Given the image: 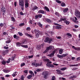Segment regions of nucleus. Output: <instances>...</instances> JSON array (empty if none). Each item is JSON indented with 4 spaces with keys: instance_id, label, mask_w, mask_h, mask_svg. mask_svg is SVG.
Segmentation results:
<instances>
[{
    "instance_id": "f257e3e1",
    "label": "nucleus",
    "mask_w": 80,
    "mask_h": 80,
    "mask_svg": "<svg viewBox=\"0 0 80 80\" xmlns=\"http://www.w3.org/2000/svg\"><path fill=\"white\" fill-rule=\"evenodd\" d=\"M19 5L21 6V10L23 11L24 10V2L23 0H19Z\"/></svg>"
},
{
    "instance_id": "f03ea898",
    "label": "nucleus",
    "mask_w": 80,
    "mask_h": 80,
    "mask_svg": "<svg viewBox=\"0 0 80 80\" xmlns=\"http://www.w3.org/2000/svg\"><path fill=\"white\" fill-rule=\"evenodd\" d=\"M52 40H53L52 38H50L47 37L45 39L44 42H45V43L48 42V43H51V42H52Z\"/></svg>"
},
{
    "instance_id": "7ed1b4c3",
    "label": "nucleus",
    "mask_w": 80,
    "mask_h": 80,
    "mask_svg": "<svg viewBox=\"0 0 80 80\" xmlns=\"http://www.w3.org/2000/svg\"><path fill=\"white\" fill-rule=\"evenodd\" d=\"M34 32L36 34V37L37 38H38L40 36V31L39 30L35 29Z\"/></svg>"
},
{
    "instance_id": "20e7f679",
    "label": "nucleus",
    "mask_w": 80,
    "mask_h": 80,
    "mask_svg": "<svg viewBox=\"0 0 80 80\" xmlns=\"http://www.w3.org/2000/svg\"><path fill=\"white\" fill-rule=\"evenodd\" d=\"M42 64V63L41 62L40 63H37L35 62H32V66H34L35 67H37L38 66L39 67H40L41 65Z\"/></svg>"
},
{
    "instance_id": "39448f33",
    "label": "nucleus",
    "mask_w": 80,
    "mask_h": 80,
    "mask_svg": "<svg viewBox=\"0 0 80 80\" xmlns=\"http://www.w3.org/2000/svg\"><path fill=\"white\" fill-rule=\"evenodd\" d=\"M75 15L77 18L80 19V12L78 10H76L75 12Z\"/></svg>"
},
{
    "instance_id": "423d86ee",
    "label": "nucleus",
    "mask_w": 80,
    "mask_h": 80,
    "mask_svg": "<svg viewBox=\"0 0 80 80\" xmlns=\"http://www.w3.org/2000/svg\"><path fill=\"white\" fill-rule=\"evenodd\" d=\"M42 14H38L36 15L35 16V19L37 20V19H39V18H41L42 17Z\"/></svg>"
},
{
    "instance_id": "0eeeda50",
    "label": "nucleus",
    "mask_w": 80,
    "mask_h": 80,
    "mask_svg": "<svg viewBox=\"0 0 80 80\" xmlns=\"http://www.w3.org/2000/svg\"><path fill=\"white\" fill-rule=\"evenodd\" d=\"M1 12L3 13L2 15L4 16L5 14L6 13L5 12H6V10L5 9V7H2L1 9Z\"/></svg>"
},
{
    "instance_id": "6e6552de",
    "label": "nucleus",
    "mask_w": 80,
    "mask_h": 80,
    "mask_svg": "<svg viewBox=\"0 0 80 80\" xmlns=\"http://www.w3.org/2000/svg\"><path fill=\"white\" fill-rule=\"evenodd\" d=\"M46 66H47L48 67H49V68H53V67H54V65L48 63L46 64Z\"/></svg>"
},
{
    "instance_id": "1a4fd4ad",
    "label": "nucleus",
    "mask_w": 80,
    "mask_h": 80,
    "mask_svg": "<svg viewBox=\"0 0 80 80\" xmlns=\"http://www.w3.org/2000/svg\"><path fill=\"white\" fill-rule=\"evenodd\" d=\"M25 35L28 37H30V38H33V36L32 35L30 34H28V33H25Z\"/></svg>"
},
{
    "instance_id": "9d476101",
    "label": "nucleus",
    "mask_w": 80,
    "mask_h": 80,
    "mask_svg": "<svg viewBox=\"0 0 80 80\" xmlns=\"http://www.w3.org/2000/svg\"><path fill=\"white\" fill-rule=\"evenodd\" d=\"M72 48H73V49H74L75 50H78V51L80 50V48H75V47L74 46H72Z\"/></svg>"
},
{
    "instance_id": "9b49d317",
    "label": "nucleus",
    "mask_w": 80,
    "mask_h": 80,
    "mask_svg": "<svg viewBox=\"0 0 80 80\" xmlns=\"http://www.w3.org/2000/svg\"><path fill=\"white\" fill-rule=\"evenodd\" d=\"M38 13H41L42 14H44L45 11L43 10H39L38 12Z\"/></svg>"
},
{
    "instance_id": "f8f14e48",
    "label": "nucleus",
    "mask_w": 80,
    "mask_h": 80,
    "mask_svg": "<svg viewBox=\"0 0 80 80\" xmlns=\"http://www.w3.org/2000/svg\"><path fill=\"white\" fill-rule=\"evenodd\" d=\"M17 74H18V72H15L13 73V74H12V76L13 77H16V75H17Z\"/></svg>"
},
{
    "instance_id": "ddd939ff",
    "label": "nucleus",
    "mask_w": 80,
    "mask_h": 80,
    "mask_svg": "<svg viewBox=\"0 0 80 80\" xmlns=\"http://www.w3.org/2000/svg\"><path fill=\"white\" fill-rule=\"evenodd\" d=\"M21 45H22V43L18 42L16 43V45L17 47H20L21 46Z\"/></svg>"
},
{
    "instance_id": "4468645a",
    "label": "nucleus",
    "mask_w": 80,
    "mask_h": 80,
    "mask_svg": "<svg viewBox=\"0 0 80 80\" xmlns=\"http://www.w3.org/2000/svg\"><path fill=\"white\" fill-rule=\"evenodd\" d=\"M56 72H58V74H60V75H62V71L60 70H56Z\"/></svg>"
},
{
    "instance_id": "2eb2a0df",
    "label": "nucleus",
    "mask_w": 80,
    "mask_h": 80,
    "mask_svg": "<svg viewBox=\"0 0 80 80\" xmlns=\"http://www.w3.org/2000/svg\"><path fill=\"white\" fill-rule=\"evenodd\" d=\"M29 73H30L31 75H32V77H35V74H34V73L33 72V71H29Z\"/></svg>"
},
{
    "instance_id": "dca6fc26",
    "label": "nucleus",
    "mask_w": 80,
    "mask_h": 80,
    "mask_svg": "<svg viewBox=\"0 0 80 80\" xmlns=\"http://www.w3.org/2000/svg\"><path fill=\"white\" fill-rule=\"evenodd\" d=\"M52 47L51 46H49L47 48H46V50H47V51L48 52V50H52Z\"/></svg>"
},
{
    "instance_id": "f3484780",
    "label": "nucleus",
    "mask_w": 80,
    "mask_h": 80,
    "mask_svg": "<svg viewBox=\"0 0 80 80\" xmlns=\"http://www.w3.org/2000/svg\"><path fill=\"white\" fill-rule=\"evenodd\" d=\"M38 8L37 6H35L32 9V10H37V9H38Z\"/></svg>"
},
{
    "instance_id": "a211bd4d",
    "label": "nucleus",
    "mask_w": 80,
    "mask_h": 80,
    "mask_svg": "<svg viewBox=\"0 0 80 80\" xmlns=\"http://www.w3.org/2000/svg\"><path fill=\"white\" fill-rule=\"evenodd\" d=\"M3 71L5 73H8V72H10V70L8 69H3Z\"/></svg>"
},
{
    "instance_id": "6ab92c4d",
    "label": "nucleus",
    "mask_w": 80,
    "mask_h": 80,
    "mask_svg": "<svg viewBox=\"0 0 80 80\" xmlns=\"http://www.w3.org/2000/svg\"><path fill=\"white\" fill-rule=\"evenodd\" d=\"M44 8L46 10L47 12H50V9L47 6H45L44 7Z\"/></svg>"
},
{
    "instance_id": "aec40b11",
    "label": "nucleus",
    "mask_w": 80,
    "mask_h": 80,
    "mask_svg": "<svg viewBox=\"0 0 80 80\" xmlns=\"http://www.w3.org/2000/svg\"><path fill=\"white\" fill-rule=\"evenodd\" d=\"M32 77H33L32 75H29L27 76V78L28 79H30L32 78Z\"/></svg>"
},
{
    "instance_id": "412c9836",
    "label": "nucleus",
    "mask_w": 80,
    "mask_h": 80,
    "mask_svg": "<svg viewBox=\"0 0 80 80\" xmlns=\"http://www.w3.org/2000/svg\"><path fill=\"white\" fill-rule=\"evenodd\" d=\"M68 10V8H65L63 12L64 13H66Z\"/></svg>"
},
{
    "instance_id": "4be33fe9",
    "label": "nucleus",
    "mask_w": 80,
    "mask_h": 80,
    "mask_svg": "<svg viewBox=\"0 0 80 80\" xmlns=\"http://www.w3.org/2000/svg\"><path fill=\"white\" fill-rule=\"evenodd\" d=\"M45 20L46 21L48 22V23H51V20L48 18L46 19Z\"/></svg>"
},
{
    "instance_id": "5701e85b",
    "label": "nucleus",
    "mask_w": 80,
    "mask_h": 80,
    "mask_svg": "<svg viewBox=\"0 0 80 80\" xmlns=\"http://www.w3.org/2000/svg\"><path fill=\"white\" fill-rule=\"evenodd\" d=\"M64 23H66V25H69L70 24V22L67 21H64Z\"/></svg>"
},
{
    "instance_id": "b1692460",
    "label": "nucleus",
    "mask_w": 80,
    "mask_h": 80,
    "mask_svg": "<svg viewBox=\"0 0 80 80\" xmlns=\"http://www.w3.org/2000/svg\"><path fill=\"white\" fill-rule=\"evenodd\" d=\"M55 14L56 16H57V17H60V13H59V12H56L55 13Z\"/></svg>"
},
{
    "instance_id": "393cba45",
    "label": "nucleus",
    "mask_w": 80,
    "mask_h": 80,
    "mask_svg": "<svg viewBox=\"0 0 80 80\" xmlns=\"http://www.w3.org/2000/svg\"><path fill=\"white\" fill-rule=\"evenodd\" d=\"M70 67H78V64L70 65H69Z\"/></svg>"
},
{
    "instance_id": "a878e982",
    "label": "nucleus",
    "mask_w": 80,
    "mask_h": 80,
    "mask_svg": "<svg viewBox=\"0 0 80 80\" xmlns=\"http://www.w3.org/2000/svg\"><path fill=\"white\" fill-rule=\"evenodd\" d=\"M67 68L66 67H64L62 68H61L60 69L62 71H64V70H67Z\"/></svg>"
},
{
    "instance_id": "bb28decb",
    "label": "nucleus",
    "mask_w": 80,
    "mask_h": 80,
    "mask_svg": "<svg viewBox=\"0 0 80 80\" xmlns=\"http://www.w3.org/2000/svg\"><path fill=\"white\" fill-rule=\"evenodd\" d=\"M43 62H49V59H43Z\"/></svg>"
},
{
    "instance_id": "cd10ccee",
    "label": "nucleus",
    "mask_w": 80,
    "mask_h": 80,
    "mask_svg": "<svg viewBox=\"0 0 80 80\" xmlns=\"http://www.w3.org/2000/svg\"><path fill=\"white\" fill-rule=\"evenodd\" d=\"M21 47H24V48H28V46L27 45H21Z\"/></svg>"
},
{
    "instance_id": "c85d7f7f",
    "label": "nucleus",
    "mask_w": 80,
    "mask_h": 80,
    "mask_svg": "<svg viewBox=\"0 0 80 80\" xmlns=\"http://www.w3.org/2000/svg\"><path fill=\"white\" fill-rule=\"evenodd\" d=\"M1 63L2 65H5L6 64V61L3 60L1 62Z\"/></svg>"
},
{
    "instance_id": "c756f323",
    "label": "nucleus",
    "mask_w": 80,
    "mask_h": 80,
    "mask_svg": "<svg viewBox=\"0 0 80 80\" xmlns=\"http://www.w3.org/2000/svg\"><path fill=\"white\" fill-rule=\"evenodd\" d=\"M24 25H25V23H22L19 24V27H22V26H24Z\"/></svg>"
},
{
    "instance_id": "7c9ffc66",
    "label": "nucleus",
    "mask_w": 80,
    "mask_h": 80,
    "mask_svg": "<svg viewBox=\"0 0 80 80\" xmlns=\"http://www.w3.org/2000/svg\"><path fill=\"white\" fill-rule=\"evenodd\" d=\"M40 45H38L37 46V50H40Z\"/></svg>"
},
{
    "instance_id": "2f4dec72",
    "label": "nucleus",
    "mask_w": 80,
    "mask_h": 80,
    "mask_svg": "<svg viewBox=\"0 0 80 80\" xmlns=\"http://www.w3.org/2000/svg\"><path fill=\"white\" fill-rule=\"evenodd\" d=\"M29 4L28 3H25V8H27V7H28V5Z\"/></svg>"
},
{
    "instance_id": "473e14b6",
    "label": "nucleus",
    "mask_w": 80,
    "mask_h": 80,
    "mask_svg": "<svg viewBox=\"0 0 80 80\" xmlns=\"http://www.w3.org/2000/svg\"><path fill=\"white\" fill-rule=\"evenodd\" d=\"M56 29H61V28H62V27L60 26H56Z\"/></svg>"
},
{
    "instance_id": "72a5a7b5",
    "label": "nucleus",
    "mask_w": 80,
    "mask_h": 80,
    "mask_svg": "<svg viewBox=\"0 0 80 80\" xmlns=\"http://www.w3.org/2000/svg\"><path fill=\"white\" fill-rule=\"evenodd\" d=\"M48 78V74H46L44 76V78H45V79H47Z\"/></svg>"
},
{
    "instance_id": "f704fd0d",
    "label": "nucleus",
    "mask_w": 80,
    "mask_h": 80,
    "mask_svg": "<svg viewBox=\"0 0 80 80\" xmlns=\"http://www.w3.org/2000/svg\"><path fill=\"white\" fill-rule=\"evenodd\" d=\"M57 56L58 57V58H62V55H59V54H58Z\"/></svg>"
},
{
    "instance_id": "c9c22d12",
    "label": "nucleus",
    "mask_w": 80,
    "mask_h": 80,
    "mask_svg": "<svg viewBox=\"0 0 80 80\" xmlns=\"http://www.w3.org/2000/svg\"><path fill=\"white\" fill-rule=\"evenodd\" d=\"M11 42V40L10 39H9L6 42V43H10Z\"/></svg>"
},
{
    "instance_id": "e433bc0d",
    "label": "nucleus",
    "mask_w": 80,
    "mask_h": 80,
    "mask_svg": "<svg viewBox=\"0 0 80 80\" xmlns=\"http://www.w3.org/2000/svg\"><path fill=\"white\" fill-rule=\"evenodd\" d=\"M56 1L57 3H62V2H61V1H60L59 0H56Z\"/></svg>"
},
{
    "instance_id": "4c0bfd02",
    "label": "nucleus",
    "mask_w": 80,
    "mask_h": 80,
    "mask_svg": "<svg viewBox=\"0 0 80 80\" xmlns=\"http://www.w3.org/2000/svg\"><path fill=\"white\" fill-rule=\"evenodd\" d=\"M11 19L12 22H14L15 21V18H14L13 17H12Z\"/></svg>"
},
{
    "instance_id": "58836bf2",
    "label": "nucleus",
    "mask_w": 80,
    "mask_h": 80,
    "mask_svg": "<svg viewBox=\"0 0 80 80\" xmlns=\"http://www.w3.org/2000/svg\"><path fill=\"white\" fill-rule=\"evenodd\" d=\"M61 5L62 7H64L65 6V4L64 2L62 3L61 4Z\"/></svg>"
},
{
    "instance_id": "ea45409f",
    "label": "nucleus",
    "mask_w": 80,
    "mask_h": 80,
    "mask_svg": "<svg viewBox=\"0 0 80 80\" xmlns=\"http://www.w3.org/2000/svg\"><path fill=\"white\" fill-rule=\"evenodd\" d=\"M15 56H12V58L11 59V61H13V60H14V59H15Z\"/></svg>"
},
{
    "instance_id": "a19ab883",
    "label": "nucleus",
    "mask_w": 80,
    "mask_h": 80,
    "mask_svg": "<svg viewBox=\"0 0 80 80\" xmlns=\"http://www.w3.org/2000/svg\"><path fill=\"white\" fill-rule=\"evenodd\" d=\"M49 34H50L51 35H52L53 34H54V32L52 31L49 32Z\"/></svg>"
},
{
    "instance_id": "79ce46f5",
    "label": "nucleus",
    "mask_w": 80,
    "mask_h": 80,
    "mask_svg": "<svg viewBox=\"0 0 80 80\" xmlns=\"http://www.w3.org/2000/svg\"><path fill=\"white\" fill-rule=\"evenodd\" d=\"M10 58H9L8 61L6 62V63H9L10 62Z\"/></svg>"
},
{
    "instance_id": "37998d69",
    "label": "nucleus",
    "mask_w": 80,
    "mask_h": 80,
    "mask_svg": "<svg viewBox=\"0 0 80 80\" xmlns=\"http://www.w3.org/2000/svg\"><path fill=\"white\" fill-rule=\"evenodd\" d=\"M57 51V50H54L53 52L52 53H51V54H52V55H54L55 53V52Z\"/></svg>"
},
{
    "instance_id": "c03bdc74",
    "label": "nucleus",
    "mask_w": 80,
    "mask_h": 80,
    "mask_svg": "<svg viewBox=\"0 0 80 80\" xmlns=\"http://www.w3.org/2000/svg\"><path fill=\"white\" fill-rule=\"evenodd\" d=\"M45 34L47 36V37H48L49 36V35H48V32H45Z\"/></svg>"
},
{
    "instance_id": "a18cd8bd",
    "label": "nucleus",
    "mask_w": 80,
    "mask_h": 80,
    "mask_svg": "<svg viewBox=\"0 0 80 80\" xmlns=\"http://www.w3.org/2000/svg\"><path fill=\"white\" fill-rule=\"evenodd\" d=\"M67 35H68V36H69V37H72V35L70 34V33H67L66 34Z\"/></svg>"
},
{
    "instance_id": "49530a36",
    "label": "nucleus",
    "mask_w": 80,
    "mask_h": 80,
    "mask_svg": "<svg viewBox=\"0 0 80 80\" xmlns=\"http://www.w3.org/2000/svg\"><path fill=\"white\" fill-rule=\"evenodd\" d=\"M38 24L40 27H42V24L40 23H38Z\"/></svg>"
},
{
    "instance_id": "de8ad7c7",
    "label": "nucleus",
    "mask_w": 80,
    "mask_h": 80,
    "mask_svg": "<svg viewBox=\"0 0 80 80\" xmlns=\"http://www.w3.org/2000/svg\"><path fill=\"white\" fill-rule=\"evenodd\" d=\"M4 25V24H3V23H1L0 24V27H3Z\"/></svg>"
},
{
    "instance_id": "09e8293b",
    "label": "nucleus",
    "mask_w": 80,
    "mask_h": 80,
    "mask_svg": "<svg viewBox=\"0 0 80 80\" xmlns=\"http://www.w3.org/2000/svg\"><path fill=\"white\" fill-rule=\"evenodd\" d=\"M62 52H63V50L62 49H60L59 50V54H62Z\"/></svg>"
},
{
    "instance_id": "8fccbe9b",
    "label": "nucleus",
    "mask_w": 80,
    "mask_h": 80,
    "mask_svg": "<svg viewBox=\"0 0 80 80\" xmlns=\"http://www.w3.org/2000/svg\"><path fill=\"white\" fill-rule=\"evenodd\" d=\"M26 30H27V31H29V30H31V29L30 28L28 27L27 28Z\"/></svg>"
},
{
    "instance_id": "3c124183",
    "label": "nucleus",
    "mask_w": 80,
    "mask_h": 80,
    "mask_svg": "<svg viewBox=\"0 0 80 80\" xmlns=\"http://www.w3.org/2000/svg\"><path fill=\"white\" fill-rule=\"evenodd\" d=\"M54 25H57V26H61V25L57 23H54Z\"/></svg>"
},
{
    "instance_id": "603ef678",
    "label": "nucleus",
    "mask_w": 80,
    "mask_h": 80,
    "mask_svg": "<svg viewBox=\"0 0 80 80\" xmlns=\"http://www.w3.org/2000/svg\"><path fill=\"white\" fill-rule=\"evenodd\" d=\"M60 20L61 21H65V20H66V19L62 18Z\"/></svg>"
},
{
    "instance_id": "864d4df0",
    "label": "nucleus",
    "mask_w": 80,
    "mask_h": 80,
    "mask_svg": "<svg viewBox=\"0 0 80 80\" xmlns=\"http://www.w3.org/2000/svg\"><path fill=\"white\" fill-rule=\"evenodd\" d=\"M23 72H24V73H28V70H25Z\"/></svg>"
},
{
    "instance_id": "5fc2aeb1",
    "label": "nucleus",
    "mask_w": 80,
    "mask_h": 80,
    "mask_svg": "<svg viewBox=\"0 0 80 80\" xmlns=\"http://www.w3.org/2000/svg\"><path fill=\"white\" fill-rule=\"evenodd\" d=\"M67 56V54H63L62 55V57H65Z\"/></svg>"
},
{
    "instance_id": "6e6d98bb",
    "label": "nucleus",
    "mask_w": 80,
    "mask_h": 80,
    "mask_svg": "<svg viewBox=\"0 0 80 80\" xmlns=\"http://www.w3.org/2000/svg\"><path fill=\"white\" fill-rule=\"evenodd\" d=\"M52 54L51 53L50 54H48V56L49 57H52L53 56Z\"/></svg>"
},
{
    "instance_id": "4d7b16f0",
    "label": "nucleus",
    "mask_w": 80,
    "mask_h": 80,
    "mask_svg": "<svg viewBox=\"0 0 80 80\" xmlns=\"http://www.w3.org/2000/svg\"><path fill=\"white\" fill-rule=\"evenodd\" d=\"M25 64L24 63H21V67H23V66H24Z\"/></svg>"
},
{
    "instance_id": "13d9d810",
    "label": "nucleus",
    "mask_w": 80,
    "mask_h": 80,
    "mask_svg": "<svg viewBox=\"0 0 80 80\" xmlns=\"http://www.w3.org/2000/svg\"><path fill=\"white\" fill-rule=\"evenodd\" d=\"M55 76H52V80H55Z\"/></svg>"
},
{
    "instance_id": "bf43d9fd",
    "label": "nucleus",
    "mask_w": 80,
    "mask_h": 80,
    "mask_svg": "<svg viewBox=\"0 0 80 80\" xmlns=\"http://www.w3.org/2000/svg\"><path fill=\"white\" fill-rule=\"evenodd\" d=\"M18 34H19V35H20V36H22L23 35V34H22V33L19 32L18 33Z\"/></svg>"
},
{
    "instance_id": "052dcab7",
    "label": "nucleus",
    "mask_w": 80,
    "mask_h": 80,
    "mask_svg": "<svg viewBox=\"0 0 80 80\" xmlns=\"http://www.w3.org/2000/svg\"><path fill=\"white\" fill-rule=\"evenodd\" d=\"M33 56L32 55L31 56H28V58H33Z\"/></svg>"
},
{
    "instance_id": "680f3d73",
    "label": "nucleus",
    "mask_w": 80,
    "mask_h": 80,
    "mask_svg": "<svg viewBox=\"0 0 80 80\" xmlns=\"http://www.w3.org/2000/svg\"><path fill=\"white\" fill-rule=\"evenodd\" d=\"M25 42H26L25 40L23 41L22 42L21 44H22V45L24 44V43H25Z\"/></svg>"
},
{
    "instance_id": "e2e57ef3",
    "label": "nucleus",
    "mask_w": 80,
    "mask_h": 80,
    "mask_svg": "<svg viewBox=\"0 0 80 80\" xmlns=\"http://www.w3.org/2000/svg\"><path fill=\"white\" fill-rule=\"evenodd\" d=\"M5 35H6V32H4L2 34V36Z\"/></svg>"
},
{
    "instance_id": "0e129e2a",
    "label": "nucleus",
    "mask_w": 80,
    "mask_h": 80,
    "mask_svg": "<svg viewBox=\"0 0 80 80\" xmlns=\"http://www.w3.org/2000/svg\"><path fill=\"white\" fill-rule=\"evenodd\" d=\"M4 49H8V48H8V47H7L6 46H4Z\"/></svg>"
},
{
    "instance_id": "69168bd1",
    "label": "nucleus",
    "mask_w": 80,
    "mask_h": 80,
    "mask_svg": "<svg viewBox=\"0 0 80 80\" xmlns=\"http://www.w3.org/2000/svg\"><path fill=\"white\" fill-rule=\"evenodd\" d=\"M36 71L38 72H40V71H41V70H40V69H38L36 70Z\"/></svg>"
},
{
    "instance_id": "338daca9",
    "label": "nucleus",
    "mask_w": 80,
    "mask_h": 80,
    "mask_svg": "<svg viewBox=\"0 0 80 80\" xmlns=\"http://www.w3.org/2000/svg\"><path fill=\"white\" fill-rule=\"evenodd\" d=\"M19 38H20V37L18 36H17L16 38V40H18Z\"/></svg>"
},
{
    "instance_id": "774afa93",
    "label": "nucleus",
    "mask_w": 80,
    "mask_h": 80,
    "mask_svg": "<svg viewBox=\"0 0 80 80\" xmlns=\"http://www.w3.org/2000/svg\"><path fill=\"white\" fill-rule=\"evenodd\" d=\"M48 51H47V50L46 49L43 52V53H46L47 52H48Z\"/></svg>"
}]
</instances>
